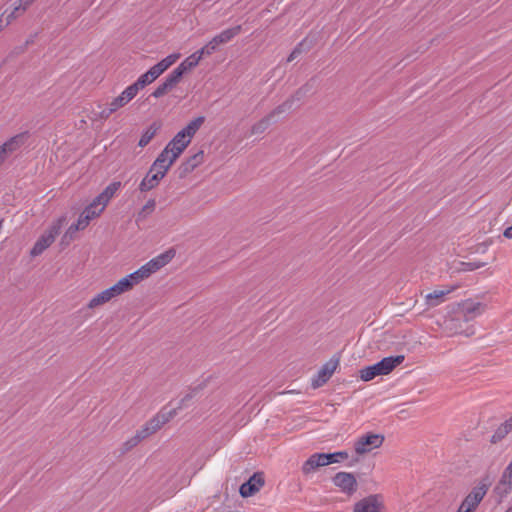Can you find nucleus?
<instances>
[{
    "label": "nucleus",
    "instance_id": "obj_1",
    "mask_svg": "<svg viewBox=\"0 0 512 512\" xmlns=\"http://www.w3.org/2000/svg\"><path fill=\"white\" fill-rule=\"evenodd\" d=\"M404 355L389 356L378 363L362 368L359 371L360 379L368 382L380 375H388L404 361Z\"/></svg>",
    "mask_w": 512,
    "mask_h": 512
},
{
    "label": "nucleus",
    "instance_id": "obj_2",
    "mask_svg": "<svg viewBox=\"0 0 512 512\" xmlns=\"http://www.w3.org/2000/svg\"><path fill=\"white\" fill-rule=\"evenodd\" d=\"M175 256V250L169 249L164 253L159 254L155 258L148 261L146 264L141 266L138 270L133 272L135 277H137L138 282L140 283L144 279L150 277L153 273L160 270L162 267L167 265Z\"/></svg>",
    "mask_w": 512,
    "mask_h": 512
},
{
    "label": "nucleus",
    "instance_id": "obj_3",
    "mask_svg": "<svg viewBox=\"0 0 512 512\" xmlns=\"http://www.w3.org/2000/svg\"><path fill=\"white\" fill-rule=\"evenodd\" d=\"M175 256V250L169 249L164 253L159 254L155 258L148 261L146 264L141 266L138 270L133 272L135 277H137L138 282L140 283L144 279L150 277L153 273L160 270L162 267L167 265Z\"/></svg>",
    "mask_w": 512,
    "mask_h": 512
},
{
    "label": "nucleus",
    "instance_id": "obj_4",
    "mask_svg": "<svg viewBox=\"0 0 512 512\" xmlns=\"http://www.w3.org/2000/svg\"><path fill=\"white\" fill-rule=\"evenodd\" d=\"M66 223V216H61L55 220L44 234L36 241L31 249L32 256H38L43 253L55 240L60 233L62 226Z\"/></svg>",
    "mask_w": 512,
    "mask_h": 512
},
{
    "label": "nucleus",
    "instance_id": "obj_5",
    "mask_svg": "<svg viewBox=\"0 0 512 512\" xmlns=\"http://www.w3.org/2000/svg\"><path fill=\"white\" fill-rule=\"evenodd\" d=\"M176 416V410L160 411L153 418L147 421L136 433L142 441L160 430L166 423Z\"/></svg>",
    "mask_w": 512,
    "mask_h": 512
},
{
    "label": "nucleus",
    "instance_id": "obj_6",
    "mask_svg": "<svg viewBox=\"0 0 512 512\" xmlns=\"http://www.w3.org/2000/svg\"><path fill=\"white\" fill-rule=\"evenodd\" d=\"M383 434L368 432L359 436L353 444L354 452L358 456H364L371 453L374 449L380 448L384 443Z\"/></svg>",
    "mask_w": 512,
    "mask_h": 512
},
{
    "label": "nucleus",
    "instance_id": "obj_7",
    "mask_svg": "<svg viewBox=\"0 0 512 512\" xmlns=\"http://www.w3.org/2000/svg\"><path fill=\"white\" fill-rule=\"evenodd\" d=\"M134 97L135 95L132 90H130L129 87L125 88L119 96L113 98L112 101L107 104V107L99 112V119H108L113 113L126 106Z\"/></svg>",
    "mask_w": 512,
    "mask_h": 512
},
{
    "label": "nucleus",
    "instance_id": "obj_8",
    "mask_svg": "<svg viewBox=\"0 0 512 512\" xmlns=\"http://www.w3.org/2000/svg\"><path fill=\"white\" fill-rule=\"evenodd\" d=\"M463 323H465L464 319L460 316L459 312H457L455 315L448 316L444 319L442 329L448 336L464 334L468 337L473 335V328L468 327L465 329Z\"/></svg>",
    "mask_w": 512,
    "mask_h": 512
},
{
    "label": "nucleus",
    "instance_id": "obj_9",
    "mask_svg": "<svg viewBox=\"0 0 512 512\" xmlns=\"http://www.w3.org/2000/svg\"><path fill=\"white\" fill-rule=\"evenodd\" d=\"M291 107H292V101H290V100H288V101L282 103L281 105H279L278 107H276L271 113H269L266 117L262 118L261 120H259L257 123H255L251 127V134L254 135V134H261V133L265 132L268 129V127L270 126V124L273 121H275L277 116L286 112Z\"/></svg>",
    "mask_w": 512,
    "mask_h": 512
},
{
    "label": "nucleus",
    "instance_id": "obj_10",
    "mask_svg": "<svg viewBox=\"0 0 512 512\" xmlns=\"http://www.w3.org/2000/svg\"><path fill=\"white\" fill-rule=\"evenodd\" d=\"M241 30V25H237L235 27L223 30L221 33L214 36L206 45H204V48L206 49L208 54L211 55L216 51V49L220 45H224L230 42L234 37H236L241 32Z\"/></svg>",
    "mask_w": 512,
    "mask_h": 512
},
{
    "label": "nucleus",
    "instance_id": "obj_11",
    "mask_svg": "<svg viewBox=\"0 0 512 512\" xmlns=\"http://www.w3.org/2000/svg\"><path fill=\"white\" fill-rule=\"evenodd\" d=\"M27 138L28 133L23 132L11 137L6 142H4L0 146V165L7 159L9 155L20 149L25 144Z\"/></svg>",
    "mask_w": 512,
    "mask_h": 512
},
{
    "label": "nucleus",
    "instance_id": "obj_12",
    "mask_svg": "<svg viewBox=\"0 0 512 512\" xmlns=\"http://www.w3.org/2000/svg\"><path fill=\"white\" fill-rule=\"evenodd\" d=\"M488 487L486 484H481L472 489V491L465 497L459 508L467 512H473L479 503L486 495Z\"/></svg>",
    "mask_w": 512,
    "mask_h": 512
},
{
    "label": "nucleus",
    "instance_id": "obj_13",
    "mask_svg": "<svg viewBox=\"0 0 512 512\" xmlns=\"http://www.w3.org/2000/svg\"><path fill=\"white\" fill-rule=\"evenodd\" d=\"M456 289L455 286H447L441 289H435L424 295L425 309L435 308L447 300V296Z\"/></svg>",
    "mask_w": 512,
    "mask_h": 512
},
{
    "label": "nucleus",
    "instance_id": "obj_14",
    "mask_svg": "<svg viewBox=\"0 0 512 512\" xmlns=\"http://www.w3.org/2000/svg\"><path fill=\"white\" fill-rule=\"evenodd\" d=\"M486 310V305L481 302H474L471 300H466L459 305L458 312L460 316L464 319V322L467 323L472 321L476 317L483 314Z\"/></svg>",
    "mask_w": 512,
    "mask_h": 512
},
{
    "label": "nucleus",
    "instance_id": "obj_15",
    "mask_svg": "<svg viewBox=\"0 0 512 512\" xmlns=\"http://www.w3.org/2000/svg\"><path fill=\"white\" fill-rule=\"evenodd\" d=\"M204 56H210L204 46L187 57L176 69L173 70L172 74L177 75V79L181 80L183 74L192 68L196 67L200 60Z\"/></svg>",
    "mask_w": 512,
    "mask_h": 512
},
{
    "label": "nucleus",
    "instance_id": "obj_16",
    "mask_svg": "<svg viewBox=\"0 0 512 512\" xmlns=\"http://www.w3.org/2000/svg\"><path fill=\"white\" fill-rule=\"evenodd\" d=\"M333 483L347 495L354 494L357 491L358 487L355 476L352 473L348 472H338L333 477Z\"/></svg>",
    "mask_w": 512,
    "mask_h": 512
},
{
    "label": "nucleus",
    "instance_id": "obj_17",
    "mask_svg": "<svg viewBox=\"0 0 512 512\" xmlns=\"http://www.w3.org/2000/svg\"><path fill=\"white\" fill-rule=\"evenodd\" d=\"M264 477L260 472L254 473L247 482L240 486L239 493L247 498L256 494L264 486Z\"/></svg>",
    "mask_w": 512,
    "mask_h": 512
},
{
    "label": "nucleus",
    "instance_id": "obj_18",
    "mask_svg": "<svg viewBox=\"0 0 512 512\" xmlns=\"http://www.w3.org/2000/svg\"><path fill=\"white\" fill-rule=\"evenodd\" d=\"M339 365V359L332 358L318 371L317 376L312 380L313 388H319L324 385L335 372Z\"/></svg>",
    "mask_w": 512,
    "mask_h": 512
},
{
    "label": "nucleus",
    "instance_id": "obj_19",
    "mask_svg": "<svg viewBox=\"0 0 512 512\" xmlns=\"http://www.w3.org/2000/svg\"><path fill=\"white\" fill-rule=\"evenodd\" d=\"M177 160L175 156L168 152V150L163 149V151L158 155L156 160L153 162L150 172L156 171L160 173L163 177L166 175L170 167Z\"/></svg>",
    "mask_w": 512,
    "mask_h": 512
},
{
    "label": "nucleus",
    "instance_id": "obj_20",
    "mask_svg": "<svg viewBox=\"0 0 512 512\" xmlns=\"http://www.w3.org/2000/svg\"><path fill=\"white\" fill-rule=\"evenodd\" d=\"M382 507L383 502L381 496L370 495L354 505V512H380Z\"/></svg>",
    "mask_w": 512,
    "mask_h": 512
},
{
    "label": "nucleus",
    "instance_id": "obj_21",
    "mask_svg": "<svg viewBox=\"0 0 512 512\" xmlns=\"http://www.w3.org/2000/svg\"><path fill=\"white\" fill-rule=\"evenodd\" d=\"M204 161V152L202 150L195 153L177 168L178 177L180 179L189 175L196 167Z\"/></svg>",
    "mask_w": 512,
    "mask_h": 512
},
{
    "label": "nucleus",
    "instance_id": "obj_22",
    "mask_svg": "<svg viewBox=\"0 0 512 512\" xmlns=\"http://www.w3.org/2000/svg\"><path fill=\"white\" fill-rule=\"evenodd\" d=\"M329 465L326 453H315L311 455L303 464L302 472L306 475L314 472L317 468Z\"/></svg>",
    "mask_w": 512,
    "mask_h": 512
},
{
    "label": "nucleus",
    "instance_id": "obj_23",
    "mask_svg": "<svg viewBox=\"0 0 512 512\" xmlns=\"http://www.w3.org/2000/svg\"><path fill=\"white\" fill-rule=\"evenodd\" d=\"M139 282L133 273L121 278L117 283L110 287L115 297L131 290Z\"/></svg>",
    "mask_w": 512,
    "mask_h": 512
},
{
    "label": "nucleus",
    "instance_id": "obj_24",
    "mask_svg": "<svg viewBox=\"0 0 512 512\" xmlns=\"http://www.w3.org/2000/svg\"><path fill=\"white\" fill-rule=\"evenodd\" d=\"M189 143L190 141L184 138L183 134L178 132L164 149L168 150L169 153L178 158L189 145Z\"/></svg>",
    "mask_w": 512,
    "mask_h": 512
},
{
    "label": "nucleus",
    "instance_id": "obj_25",
    "mask_svg": "<svg viewBox=\"0 0 512 512\" xmlns=\"http://www.w3.org/2000/svg\"><path fill=\"white\" fill-rule=\"evenodd\" d=\"M158 76L153 72V70L150 68L146 73L142 74L135 83L129 85L128 87L134 95L136 96L139 90L143 89L145 86L151 84L154 82Z\"/></svg>",
    "mask_w": 512,
    "mask_h": 512
},
{
    "label": "nucleus",
    "instance_id": "obj_26",
    "mask_svg": "<svg viewBox=\"0 0 512 512\" xmlns=\"http://www.w3.org/2000/svg\"><path fill=\"white\" fill-rule=\"evenodd\" d=\"M163 178L164 177L162 175H160V173H157L156 171H155V173L149 171L147 173V175L143 178V180L140 182L139 190L141 192L150 191V190L154 189L155 187H157L159 182Z\"/></svg>",
    "mask_w": 512,
    "mask_h": 512
},
{
    "label": "nucleus",
    "instance_id": "obj_27",
    "mask_svg": "<svg viewBox=\"0 0 512 512\" xmlns=\"http://www.w3.org/2000/svg\"><path fill=\"white\" fill-rule=\"evenodd\" d=\"M179 82L180 80L177 79V75L175 76L171 73L166 78V80L154 90L152 96L155 98H160L164 96L166 93L172 90Z\"/></svg>",
    "mask_w": 512,
    "mask_h": 512
},
{
    "label": "nucleus",
    "instance_id": "obj_28",
    "mask_svg": "<svg viewBox=\"0 0 512 512\" xmlns=\"http://www.w3.org/2000/svg\"><path fill=\"white\" fill-rule=\"evenodd\" d=\"M115 298V295L111 292L110 288L103 290L102 292L95 295L87 304V307L89 309H95L98 308L106 303H108L110 300Z\"/></svg>",
    "mask_w": 512,
    "mask_h": 512
},
{
    "label": "nucleus",
    "instance_id": "obj_29",
    "mask_svg": "<svg viewBox=\"0 0 512 512\" xmlns=\"http://www.w3.org/2000/svg\"><path fill=\"white\" fill-rule=\"evenodd\" d=\"M205 118L200 116L192 120L187 124L185 128L179 131L180 134H183V137L191 142L192 137L199 130V128L204 123Z\"/></svg>",
    "mask_w": 512,
    "mask_h": 512
},
{
    "label": "nucleus",
    "instance_id": "obj_30",
    "mask_svg": "<svg viewBox=\"0 0 512 512\" xmlns=\"http://www.w3.org/2000/svg\"><path fill=\"white\" fill-rule=\"evenodd\" d=\"M180 57V54H171L158 62L156 65L152 66L151 69L153 72L159 77L162 73H164L171 65H173Z\"/></svg>",
    "mask_w": 512,
    "mask_h": 512
},
{
    "label": "nucleus",
    "instance_id": "obj_31",
    "mask_svg": "<svg viewBox=\"0 0 512 512\" xmlns=\"http://www.w3.org/2000/svg\"><path fill=\"white\" fill-rule=\"evenodd\" d=\"M180 57V54H171L158 62L156 65L152 66L151 69L153 72L159 77L162 73H164L171 65H173Z\"/></svg>",
    "mask_w": 512,
    "mask_h": 512
},
{
    "label": "nucleus",
    "instance_id": "obj_32",
    "mask_svg": "<svg viewBox=\"0 0 512 512\" xmlns=\"http://www.w3.org/2000/svg\"><path fill=\"white\" fill-rule=\"evenodd\" d=\"M27 11V8L24 7L19 1H16L13 4L12 10L7 14L5 18L4 25L5 27L10 25L14 20L23 15Z\"/></svg>",
    "mask_w": 512,
    "mask_h": 512
},
{
    "label": "nucleus",
    "instance_id": "obj_33",
    "mask_svg": "<svg viewBox=\"0 0 512 512\" xmlns=\"http://www.w3.org/2000/svg\"><path fill=\"white\" fill-rule=\"evenodd\" d=\"M156 208V201L155 199H149L146 204L141 208V210L137 214L136 221H142L146 219L149 215H151Z\"/></svg>",
    "mask_w": 512,
    "mask_h": 512
},
{
    "label": "nucleus",
    "instance_id": "obj_34",
    "mask_svg": "<svg viewBox=\"0 0 512 512\" xmlns=\"http://www.w3.org/2000/svg\"><path fill=\"white\" fill-rule=\"evenodd\" d=\"M158 127L153 124L151 125L141 136L138 145L140 147H145L156 135Z\"/></svg>",
    "mask_w": 512,
    "mask_h": 512
},
{
    "label": "nucleus",
    "instance_id": "obj_35",
    "mask_svg": "<svg viewBox=\"0 0 512 512\" xmlns=\"http://www.w3.org/2000/svg\"><path fill=\"white\" fill-rule=\"evenodd\" d=\"M141 442H142L141 437L137 433H135L134 436H132L131 438H129L122 444L121 453L125 454V453L129 452L130 450H132L134 447H136Z\"/></svg>",
    "mask_w": 512,
    "mask_h": 512
},
{
    "label": "nucleus",
    "instance_id": "obj_36",
    "mask_svg": "<svg viewBox=\"0 0 512 512\" xmlns=\"http://www.w3.org/2000/svg\"><path fill=\"white\" fill-rule=\"evenodd\" d=\"M103 212V207H100V208H97L95 206V204H93L92 202L90 203V205H88L84 211L82 212V214H84L85 216H89V218L91 220H93L94 218H97L100 216V214Z\"/></svg>",
    "mask_w": 512,
    "mask_h": 512
},
{
    "label": "nucleus",
    "instance_id": "obj_37",
    "mask_svg": "<svg viewBox=\"0 0 512 512\" xmlns=\"http://www.w3.org/2000/svg\"><path fill=\"white\" fill-rule=\"evenodd\" d=\"M326 457H327V460L329 461V464H331V463H338V462L348 459L349 454L346 451H338L335 453L326 454Z\"/></svg>",
    "mask_w": 512,
    "mask_h": 512
},
{
    "label": "nucleus",
    "instance_id": "obj_38",
    "mask_svg": "<svg viewBox=\"0 0 512 512\" xmlns=\"http://www.w3.org/2000/svg\"><path fill=\"white\" fill-rule=\"evenodd\" d=\"M196 393L197 389H193L191 392H189L183 398L180 399L178 405L173 409L176 410V414L178 413V410H181L188 406V403L195 397Z\"/></svg>",
    "mask_w": 512,
    "mask_h": 512
},
{
    "label": "nucleus",
    "instance_id": "obj_39",
    "mask_svg": "<svg viewBox=\"0 0 512 512\" xmlns=\"http://www.w3.org/2000/svg\"><path fill=\"white\" fill-rule=\"evenodd\" d=\"M120 187L121 182H112L103 190L102 194L110 201Z\"/></svg>",
    "mask_w": 512,
    "mask_h": 512
},
{
    "label": "nucleus",
    "instance_id": "obj_40",
    "mask_svg": "<svg viewBox=\"0 0 512 512\" xmlns=\"http://www.w3.org/2000/svg\"><path fill=\"white\" fill-rule=\"evenodd\" d=\"M81 230L80 227L77 226V223L75 224H72L68 229L67 231L65 232L63 238H62V241H67L69 242L70 240H72L74 238V235L77 231Z\"/></svg>",
    "mask_w": 512,
    "mask_h": 512
},
{
    "label": "nucleus",
    "instance_id": "obj_41",
    "mask_svg": "<svg viewBox=\"0 0 512 512\" xmlns=\"http://www.w3.org/2000/svg\"><path fill=\"white\" fill-rule=\"evenodd\" d=\"M507 430L505 427H503L502 425L495 431V433L493 434L492 438H491V442L493 443H496L498 441H500L501 439H503L506 435H507Z\"/></svg>",
    "mask_w": 512,
    "mask_h": 512
},
{
    "label": "nucleus",
    "instance_id": "obj_42",
    "mask_svg": "<svg viewBox=\"0 0 512 512\" xmlns=\"http://www.w3.org/2000/svg\"><path fill=\"white\" fill-rule=\"evenodd\" d=\"M93 204H95V206L97 208H100V207H103V210L105 209V207L107 206V204L109 203V200L108 198H106L102 192L92 201Z\"/></svg>",
    "mask_w": 512,
    "mask_h": 512
},
{
    "label": "nucleus",
    "instance_id": "obj_43",
    "mask_svg": "<svg viewBox=\"0 0 512 512\" xmlns=\"http://www.w3.org/2000/svg\"><path fill=\"white\" fill-rule=\"evenodd\" d=\"M91 219L89 218V216H85L84 214L81 213L78 221H77V226L80 227L81 230H84L90 223Z\"/></svg>",
    "mask_w": 512,
    "mask_h": 512
},
{
    "label": "nucleus",
    "instance_id": "obj_44",
    "mask_svg": "<svg viewBox=\"0 0 512 512\" xmlns=\"http://www.w3.org/2000/svg\"><path fill=\"white\" fill-rule=\"evenodd\" d=\"M302 45H303V43H300L294 48V50L290 53V55L287 59L288 62L293 61L302 53Z\"/></svg>",
    "mask_w": 512,
    "mask_h": 512
},
{
    "label": "nucleus",
    "instance_id": "obj_45",
    "mask_svg": "<svg viewBox=\"0 0 512 512\" xmlns=\"http://www.w3.org/2000/svg\"><path fill=\"white\" fill-rule=\"evenodd\" d=\"M484 266V263L481 262H474V263H466L465 269L466 271H473L475 269H479Z\"/></svg>",
    "mask_w": 512,
    "mask_h": 512
},
{
    "label": "nucleus",
    "instance_id": "obj_46",
    "mask_svg": "<svg viewBox=\"0 0 512 512\" xmlns=\"http://www.w3.org/2000/svg\"><path fill=\"white\" fill-rule=\"evenodd\" d=\"M503 236L507 239H512V226L506 228L503 232Z\"/></svg>",
    "mask_w": 512,
    "mask_h": 512
},
{
    "label": "nucleus",
    "instance_id": "obj_47",
    "mask_svg": "<svg viewBox=\"0 0 512 512\" xmlns=\"http://www.w3.org/2000/svg\"><path fill=\"white\" fill-rule=\"evenodd\" d=\"M24 7L27 9L36 1V0H18Z\"/></svg>",
    "mask_w": 512,
    "mask_h": 512
},
{
    "label": "nucleus",
    "instance_id": "obj_48",
    "mask_svg": "<svg viewBox=\"0 0 512 512\" xmlns=\"http://www.w3.org/2000/svg\"><path fill=\"white\" fill-rule=\"evenodd\" d=\"M5 13H7V10L2 15H0V32L5 28L4 20H3V16Z\"/></svg>",
    "mask_w": 512,
    "mask_h": 512
},
{
    "label": "nucleus",
    "instance_id": "obj_49",
    "mask_svg": "<svg viewBox=\"0 0 512 512\" xmlns=\"http://www.w3.org/2000/svg\"><path fill=\"white\" fill-rule=\"evenodd\" d=\"M502 426L506 428L507 433H509L510 431H512V426H511V424H510L508 421H506L505 423H503V424H502Z\"/></svg>",
    "mask_w": 512,
    "mask_h": 512
},
{
    "label": "nucleus",
    "instance_id": "obj_50",
    "mask_svg": "<svg viewBox=\"0 0 512 512\" xmlns=\"http://www.w3.org/2000/svg\"><path fill=\"white\" fill-rule=\"evenodd\" d=\"M457 512H467V511H464L463 509L459 508Z\"/></svg>",
    "mask_w": 512,
    "mask_h": 512
},
{
    "label": "nucleus",
    "instance_id": "obj_51",
    "mask_svg": "<svg viewBox=\"0 0 512 512\" xmlns=\"http://www.w3.org/2000/svg\"><path fill=\"white\" fill-rule=\"evenodd\" d=\"M507 421H508V422L511 424V426H512V417H511L509 420H507Z\"/></svg>",
    "mask_w": 512,
    "mask_h": 512
},
{
    "label": "nucleus",
    "instance_id": "obj_52",
    "mask_svg": "<svg viewBox=\"0 0 512 512\" xmlns=\"http://www.w3.org/2000/svg\"><path fill=\"white\" fill-rule=\"evenodd\" d=\"M507 421H508V422L511 424V426H512V417H511L509 420H507Z\"/></svg>",
    "mask_w": 512,
    "mask_h": 512
},
{
    "label": "nucleus",
    "instance_id": "obj_53",
    "mask_svg": "<svg viewBox=\"0 0 512 512\" xmlns=\"http://www.w3.org/2000/svg\"><path fill=\"white\" fill-rule=\"evenodd\" d=\"M506 512H512V506Z\"/></svg>",
    "mask_w": 512,
    "mask_h": 512
}]
</instances>
